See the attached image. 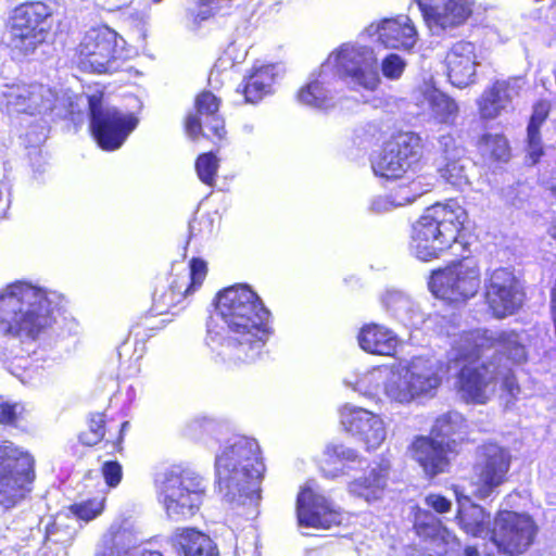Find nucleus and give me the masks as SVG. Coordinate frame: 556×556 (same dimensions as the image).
I'll list each match as a JSON object with an SVG mask.
<instances>
[{"label":"nucleus","instance_id":"nucleus-19","mask_svg":"<svg viewBox=\"0 0 556 556\" xmlns=\"http://www.w3.org/2000/svg\"><path fill=\"white\" fill-rule=\"evenodd\" d=\"M117 33L101 26L85 33L75 48L74 58L77 65L87 71L104 73L116 60Z\"/></svg>","mask_w":556,"mask_h":556},{"label":"nucleus","instance_id":"nucleus-40","mask_svg":"<svg viewBox=\"0 0 556 556\" xmlns=\"http://www.w3.org/2000/svg\"><path fill=\"white\" fill-rule=\"evenodd\" d=\"M74 540V530L63 526L55 517L46 530L45 544L52 556H66Z\"/></svg>","mask_w":556,"mask_h":556},{"label":"nucleus","instance_id":"nucleus-22","mask_svg":"<svg viewBox=\"0 0 556 556\" xmlns=\"http://www.w3.org/2000/svg\"><path fill=\"white\" fill-rule=\"evenodd\" d=\"M296 518L300 526L330 529L341 522L340 513L311 486H302L296 496Z\"/></svg>","mask_w":556,"mask_h":556},{"label":"nucleus","instance_id":"nucleus-50","mask_svg":"<svg viewBox=\"0 0 556 556\" xmlns=\"http://www.w3.org/2000/svg\"><path fill=\"white\" fill-rule=\"evenodd\" d=\"M422 14L424 20L429 22L431 15L434 13L439 5L435 4L437 0H415Z\"/></svg>","mask_w":556,"mask_h":556},{"label":"nucleus","instance_id":"nucleus-44","mask_svg":"<svg viewBox=\"0 0 556 556\" xmlns=\"http://www.w3.org/2000/svg\"><path fill=\"white\" fill-rule=\"evenodd\" d=\"M153 312L147 313L138 318V320L131 326L130 334L137 340H144L154 336L157 331L162 330L166 323L163 319L156 320Z\"/></svg>","mask_w":556,"mask_h":556},{"label":"nucleus","instance_id":"nucleus-25","mask_svg":"<svg viewBox=\"0 0 556 556\" xmlns=\"http://www.w3.org/2000/svg\"><path fill=\"white\" fill-rule=\"evenodd\" d=\"M446 75L452 85L465 88L476 81L477 53L472 42L459 40L445 55Z\"/></svg>","mask_w":556,"mask_h":556},{"label":"nucleus","instance_id":"nucleus-36","mask_svg":"<svg viewBox=\"0 0 556 556\" xmlns=\"http://www.w3.org/2000/svg\"><path fill=\"white\" fill-rule=\"evenodd\" d=\"M422 102L428 106L433 118L440 123L453 125L459 113L456 101L434 87L422 92Z\"/></svg>","mask_w":556,"mask_h":556},{"label":"nucleus","instance_id":"nucleus-1","mask_svg":"<svg viewBox=\"0 0 556 556\" xmlns=\"http://www.w3.org/2000/svg\"><path fill=\"white\" fill-rule=\"evenodd\" d=\"M218 316L226 326L217 356L223 363H250L260 356L273 334L271 313L248 285H233L215 298Z\"/></svg>","mask_w":556,"mask_h":556},{"label":"nucleus","instance_id":"nucleus-4","mask_svg":"<svg viewBox=\"0 0 556 556\" xmlns=\"http://www.w3.org/2000/svg\"><path fill=\"white\" fill-rule=\"evenodd\" d=\"M215 486L235 501L250 497L264 477L265 465L256 440L239 437L215 457Z\"/></svg>","mask_w":556,"mask_h":556},{"label":"nucleus","instance_id":"nucleus-35","mask_svg":"<svg viewBox=\"0 0 556 556\" xmlns=\"http://www.w3.org/2000/svg\"><path fill=\"white\" fill-rule=\"evenodd\" d=\"M274 80L275 75L269 66L255 67L244 77L238 91L247 103H257L271 92Z\"/></svg>","mask_w":556,"mask_h":556},{"label":"nucleus","instance_id":"nucleus-48","mask_svg":"<svg viewBox=\"0 0 556 556\" xmlns=\"http://www.w3.org/2000/svg\"><path fill=\"white\" fill-rule=\"evenodd\" d=\"M501 389L505 396L507 397V402L514 403L517 401L518 395L521 392V387L518 382V379L513 370H508L501 379Z\"/></svg>","mask_w":556,"mask_h":556},{"label":"nucleus","instance_id":"nucleus-51","mask_svg":"<svg viewBox=\"0 0 556 556\" xmlns=\"http://www.w3.org/2000/svg\"><path fill=\"white\" fill-rule=\"evenodd\" d=\"M546 184H547V189L556 198V168L552 172Z\"/></svg>","mask_w":556,"mask_h":556},{"label":"nucleus","instance_id":"nucleus-17","mask_svg":"<svg viewBox=\"0 0 556 556\" xmlns=\"http://www.w3.org/2000/svg\"><path fill=\"white\" fill-rule=\"evenodd\" d=\"M162 494L167 515L179 521L191 518L199 511L204 488L198 477L180 473L165 480Z\"/></svg>","mask_w":556,"mask_h":556},{"label":"nucleus","instance_id":"nucleus-30","mask_svg":"<svg viewBox=\"0 0 556 556\" xmlns=\"http://www.w3.org/2000/svg\"><path fill=\"white\" fill-rule=\"evenodd\" d=\"M357 341L363 351L372 355L392 356L397 348L396 334L377 323L363 325L358 331Z\"/></svg>","mask_w":556,"mask_h":556},{"label":"nucleus","instance_id":"nucleus-2","mask_svg":"<svg viewBox=\"0 0 556 556\" xmlns=\"http://www.w3.org/2000/svg\"><path fill=\"white\" fill-rule=\"evenodd\" d=\"M63 296L29 282L16 281L0 293V334L34 342L47 334L65 314Z\"/></svg>","mask_w":556,"mask_h":556},{"label":"nucleus","instance_id":"nucleus-52","mask_svg":"<svg viewBox=\"0 0 556 556\" xmlns=\"http://www.w3.org/2000/svg\"><path fill=\"white\" fill-rule=\"evenodd\" d=\"M463 556H480V553L476 546L468 545L464 548Z\"/></svg>","mask_w":556,"mask_h":556},{"label":"nucleus","instance_id":"nucleus-13","mask_svg":"<svg viewBox=\"0 0 556 556\" xmlns=\"http://www.w3.org/2000/svg\"><path fill=\"white\" fill-rule=\"evenodd\" d=\"M174 270V267H172L168 286L155 290L153 294L150 312L155 315L176 314L185 308L187 296L202 287L207 276V264L200 257H192L189 261L188 275L184 270L180 273Z\"/></svg>","mask_w":556,"mask_h":556},{"label":"nucleus","instance_id":"nucleus-33","mask_svg":"<svg viewBox=\"0 0 556 556\" xmlns=\"http://www.w3.org/2000/svg\"><path fill=\"white\" fill-rule=\"evenodd\" d=\"M473 4V0H443L427 24L442 29L463 25L471 16Z\"/></svg>","mask_w":556,"mask_h":556},{"label":"nucleus","instance_id":"nucleus-42","mask_svg":"<svg viewBox=\"0 0 556 556\" xmlns=\"http://www.w3.org/2000/svg\"><path fill=\"white\" fill-rule=\"evenodd\" d=\"M477 147L493 161L506 162L510 155L509 142L503 134L485 132L478 138Z\"/></svg>","mask_w":556,"mask_h":556},{"label":"nucleus","instance_id":"nucleus-11","mask_svg":"<svg viewBox=\"0 0 556 556\" xmlns=\"http://www.w3.org/2000/svg\"><path fill=\"white\" fill-rule=\"evenodd\" d=\"M89 129L97 144L104 151H114L123 146L137 127L138 118L117 109L104 106V94L96 91L87 96Z\"/></svg>","mask_w":556,"mask_h":556},{"label":"nucleus","instance_id":"nucleus-12","mask_svg":"<svg viewBox=\"0 0 556 556\" xmlns=\"http://www.w3.org/2000/svg\"><path fill=\"white\" fill-rule=\"evenodd\" d=\"M539 527L528 514L500 510L490 530V540L497 552L506 556H520L534 543Z\"/></svg>","mask_w":556,"mask_h":556},{"label":"nucleus","instance_id":"nucleus-6","mask_svg":"<svg viewBox=\"0 0 556 556\" xmlns=\"http://www.w3.org/2000/svg\"><path fill=\"white\" fill-rule=\"evenodd\" d=\"M37 479L35 455L12 442L0 444V509L8 511L30 497Z\"/></svg>","mask_w":556,"mask_h":556},{"label":"nucleus","instance_id":"nucleus-39","mask_svg":"<svg viewBox=\"0 0 556 556\" xmlns=\"http://www.w3.org/2000/svg\"><path fill=\"white\" fill-rule=\"evenodd\" d=\"M491 515L478 504H469L457 509L455 520L459 528L471 536H479L490 523Z\"/></svg>","mask_w":556,"mask_h":556},{"label":"nucleus","instance_id":"nucleus-27","mask_svg":"<svg viewBox=\"0 0 556 556\" xmlns=\"http://www.w3.org/2000/svg\"><path fill=\"white\" fill-rule=\"evenodd\" d=\"M390 469L391 466L388 462L376 464L362 477L349 482V493L367 502L381 498L388 485Z\"/></svg>","mask_w":556,"mask_h":556},{"label":"nucleus","instance_id":"nucleus-32","mask_svg":"<svg viewBox=\"0 0 556 556\" xmlns=\"http://www.w3.org/2000/svg\"><path fill=\"white\" fill-rule=\"evenodd\" d=\"M173 540L181 556H219L213 540L195 528H179Z\"/></svg>","mask_w":556,"mask_h":556},{"label":"nucleus","instance_id":"nucleus-47","mask_svg":"<svg viewBox=\"0 0 556 556\" xmlns=\"http://www.w3.org/2000/svg\"><path fill=\"white\" fill-rule=\"evenodd\" d=\"M405 66L406 63L400 55L390 53L381 62V72L386 78L394 80L402 76Z\"/></svg>","mask_w":556,"mask_h":556},{"label":"nucleus","instance_id":"nucleus-28","mask_svg":"<svg viewBox=\"0 0 556 556\" xmlns=\"http://www.w3.org/2000/svg\"><path fill=\"white\" fill-rule=\"evenodd\" d=\"M84 493L90 494L94 489L93 496L74 503L68 506V510L79 520L91 521L100 516L105 508L106 490L101 485L98 475L93 469H88L81 480Z\"/></svg>","mask_w":556,"mask_h":556},{"label":"nucleus","instance_id":"nucleus-14","mask_svg":"<svg viewBox=\"0 0 556 556\" xmlns=\"http://www.w3.org/2000/svg\"><path fill=\"white\" fill-rule=\"evenodd\" d=\"M56 92L38 81L7 86L0 93V111L12 115L36 116L53 111Z\"/></svg>","mask_w":556,"mask_h":556},{"label":"nucleus","instance_id":"nucleus-34","mask_svg":"<svg viewBox=\"0 0 556 556\" xmlns=\"http://www.w3.org/2000/svg\"><path fill=\"white\" fill-rule=\"evenodd\" d=\"M508 89L509 84L504 80H495L484 89L477 100L478 113L482 121H492L500 116L505 103L510 100Z\"/></svg>","mask_w":556,"mask_h":556},{"label":"nucleus","instance_id":"nucleus-26","mask_svg":"<svg viewBox=\"0 0 556 556\" xmlns=\"http://www.w3.org/2000/svg\"><path fill=\"white\" fill-rule=\"evenodd\" d=\"M443 165L439 168L440 177L447 184L462 188L469 184L465 166L460 161L466 155L464 143L452 134H446L439 139Z\"/></svg>","mask_w":556,"mask_h":556},{"label":"nucleus","instance_id":"nucleus-55","mask_svg":"<svg viewBox=\"0 0 556 556\" xmlns=\"http://www.w3.org/2000/svg\"><path fill=\"white\" fill-rule=\"evenodd\" d=\"M485 556H494V554H485Z\"/></svg>","mask_w":556,"mask_h":556},{"label":"nucleus","instance_id":"nucleus-49","mask_svg":"<svg viewBox=\"0 0 556 556\" xmlns=\"http://www.w3.org/2000/svg\"><path fill=\"white\" fill-rule=\"evenodd\" d=\"M425 503L438 514H446L452 509V502L440 493H429L425 497Z\"/></svg>","mask_w":556,"mask_h":556},{"label":"nucleus","instance_id":"nucleus-53","mask_svg":"<svg viewBox=\"0 0 556 556\" xmlns=\"http://www.w3.org/2000/svg\"><path fill=\"white\" fill-rule=\"evenodd\" d=\"M552 236L554 239H556V222L552 226Z\"/></svg>","mask_w":556,"mask_h":556},{"label":"nucleus","instance_id":"nucleus-46","mask_svg":"<svg viewBox=\"0 0 556 556\" xmlns=\"http://www.w3.org/2000/svg\"><path fill=\"white\" fill-rule=\"evenodd\" d=\"M23 407L17 403L3 400L0 396V425L9 427H17Z\"/></svg>","mask_w":556,"mask_h":556},{"label":"nucleus","instance_id":"nucleus-10","mask_svg":"<svg viewBox=\"0 0 556 556\" xmlns=\"http://www.w3.org/2000/svg\"><path fill=\"white\" fill-rule=\"evenodd\" d=\"M451 417L435 419L428 435H416L408 446L412 459L419 465L427 479H433L450 470L452 456L457 455L456 441L446 439Z\"/></svg>","mask_w":556,"mask_h":556},{"label":"nucleus","instance_id":"nucleus-8","mask_svg":"<svg viewBox=\"0 0 556 556\" xmlns=\"http://www.w3.org/2000/svg\"><path fill=\"white\" fill-rule=\"evenodd\" d=\"M52 9L42 1H25L10 13L7 29L10 45L23 55L42 45L52 27Z\"/></svg>","mask_w":556,"mask_h":556},{"label":"nucleus","instance_id":"nucleus-29","mask_svg":"<svg viewBox=\"0 0 556 556\" xmlns=\"http://www.w3.org/2000/svg\"><path fill=\"white\" fill-rule=\"evenodd\" d=\"M378 37L386 48L410 50L417 41V30L407 16H397L381 23Z\"/></svg>","mask_w":556,"mask_h":556},{"label":"nucleus","instance_id":"nucleus-5","mask_svg":"<svg viewBox=\"0 0 556 556\" xmlns=\"http://www.w3.org/2000/svg\"><path fill=\"white\" fill-rule=\"evenodd\" d=\"M425 165V142L414 131L399 130L386 138L370 159L375 176L394 181L414 175Z\"/></svg>","mask_w":556,"mask_h":556},{"label":"nucleus","instance_id":"nucleus-41","mask_svg":"<svg viewBox=\"0 0 556 556\" xmlns=\"http://www.w3.org/2000/svg\"><path fill=\"white\" fill-rule=\"evenodd\" d=\"M358 454L355 450L344 446L343 444L328 445L324 453V458L319 462V468L326 477L334 478L342 473V469H332L337 463L355 462Z\"/></svg>","mask_w":556,"mask_h":556},{"label":"nucleus","instance_id":"nucleus-38","mask_svg":"<svg viewBox=\"0 0 556 556\" xmlns=\"http://www.w3.org/2000/svg\"><path fill=\"white\" fill-rule=\"evenodd\" d=\"M552 110V103L546 99H540L534 102L532 113L527 126V143L532 153L541 156L544 153L541 139V127L548 118Z\"/></svg>","mask_w":556,"mask_h":556},{"label":"nucleus","instance_id":"nucleus-45","mask_svg":"<svg viewBox=\"0 0 556 556\" xmlns=\"http://www.w3.org/2000/svg\"><path fill=\"white\" fill-rule=\"evenodd\" d=\"M100 473L108 489H116L124 477L123 466L116 459L104 460L100 466Z\"/></svg>","mask_w":556,"mask_h":556},{"label":"nucleus","instance_id":"nucleus-23","mask_svg":"<svg viewBox=\"0 0 556 556\" xmlns=\"http://www.w3.org/2000/svg\"><path fill=\"white\" fill-rule=\"evenodd\" d=\"M491 350H496L501 357L513 365H521L528 359L527 349L514 330L501 331L496 336L486 334L485 332L477 336L464 357L480 359Z\"/></svg>","mask_w":556,"mask_h":556},{"label":"nucleus","instance_id":"nucleus-21","mask_svg":"<svg viewBox=\"0 0 556 556\" xmlns=\"http://www.w3.org/2000/svg\"><path fill=\"white\" fill-rule=\"evenodd\" d=\"M469 348L463 353V356ZM465 363L456 375V390L467 404H485L490 400L489 388L495 381V371L491 362L477 363V359L465 358Z\"/></svg>","mask_w":556,"mask_h":556},{"label":"nucleus","instance_id":"nucleus-31","mask_svg":"<svg viewBox=\"0 0 556 556\" xmlns=\"http://www.w3.org/2000/svg\"><path fill=\"white\" fill-rule=\"evenodd\" d=\"M329 74L330 61H325L313 78L298 90V101L304 105L321 110L331 108L333 105L332 97L327 88Z\"/></svg>","mask_w":556,"mask_h":556},{"label":"nucleus","instance_id":"nucleus-54","mask_svg":"<svg viewBox=\"0 0 556 556\" xmlns=\"http://www.w3.org/2000/svg\"><path fill=\"white\" fill-rule=\"evenodd\" d=\"M553 129L556 131V119L553 122Z\"/></svg>","mask_w":556,"mask_h":556},{"label":"nucleus","instance_id":"nucleus-43","mask_svg":"<svg viewBox=\"0 0 556 556\" xmlns=\"http://www.w3.org/2000/svg\"><path fill=\"white\" fill-rule=\"evenodd\" d=\"M219 168V159L213 151L200 153L194 162V169L200 181L214 187Z\"/></svg>","mask_w":556,"mask_h":556},{"label":"nucleus","instance_id":"nucleus-37","mask_svg":"<svg viewBox=\"0 0 556 556\" xmlns=\"http://www.w3.org/2000/svg\"><path fill=\"white\" fill-rule=\"evenodd\" d=\"M413 531L425 542L443 541L451 536L450 531L440 518L419 507L414 513Z\"/></svg>","mask_w":556,"mask_h":556},{"label":"nucleus","instance_id":"nucleus-18","mask_svg":"<svg viewBox=\"0 0 556 556\" xmlns=\"http://www.w3.org/2000/svg\"><path fill=\"white\" fill-rule=\"evenodd\" d=\"M222 100L210 90H202L194 99V114L185 118L184 127L192 140L201 136L219 146L227 138L224 118L218 114Z\"/></svg>","mask_w":556,"mask_h":556},{"label":"nucleus","instance_id":"nucleus-3","mask_svg":"<svg viewBox=\"0 0 556 556\" xmlns=\"http://www.w3.org/2000/svg\"><path fill=\"white\" fill-rule=\"evenodd\" d=\"M469 215L454 201L434 203L427 207L412 226L409 250L422 262L439 260L459 243L464 252H469L465 241Z\"/></svg>","mask_w":556,"mask_h":556},{"label":"nucleus","instance_id":"nucleus-9","mask_svg":"<svg viewBox=\"0 0 556 556\" xmlns=\"http://www.w3.org/2000/svg\"><path fill=\"white\" fill-rule=\"evenodd\" d=\"M513 456L495 442H484L476 451V460L467 478L471 496L484 501L498 493L509 479Z\"/></svg>","mask_w":556,"mask_h":556},{"label":"nucleus","instance_id":"nucleus-16","mask_svg":"<svg viewBox=\"0 0 556 556\" xmlns=\"http://www.w3.org/2000/svg\"><path fill=\"white\" fill-rule=\"evenodd\" d=\"M523 290L515 273L505 267L492 270L484 282L483 301L496 319L516 314L522 306Z\"/></svg>","mask_w":556,"mask_h":556},{"label":"nucleus","instance_id":"nucleus-24","mask_svg":"<svg viewBox=\"0 0 556 556\" xmlns=\"http://www.w3.org/2000/svg\"><path fill=\"white\" fill-rule=\"evenodd\" d=\"M340 422L348 432L359 435L367 451L378 448L386 439L381 418L367 409L344 405L340 409Z\"/></svg>","mask_w":556,"mask_h":556},{"label":"nucleus","instance_id":"nucleus-20","mask_svg":"<svg viewBox=\"0 0 556 556\" xmlns=\"http://www.w3.org/2000/svg\"><path fill=\"white\" fill-rule=\"evenodd\" d=\"M130 427L129 421H118L104 412H93L87 416L86 429L78 433V442L85 447L101 444L106 455L121 454L124 451L125 434Z\"/></svg>","mask_w":556,"mask_h":556},{"label":"nucleus","instance_id":"nucleus-7","mask_svg":"<svg viewBox=\"0 0 556 556\" xmlns=\"http://www.w3.org/2000/svg\"><path fill=\"white\" fill-rule=\"evenodd\" d=\"M481 286L479 262L469 256H462L445 266L431 270L428 278L429 291L447 303H464L473 298Z\"/></svg>","mask_w":556,"mask_h":556},{"label":"nucleus","instance_id":"nucleus-15","mask_svg":"<svg viewBox=\"0 0 556 556\" xmlns=\"http://www.w3.org/2000/svg\"><path fill=\"white\" fill-rule=\"evenodd\" d=\"M326 61H330V72L334 70L339 77L351 78L366 90L374 91L380 84L377 60L371 49L342 45Z\"/></svg>","mask_w":556,"mask_h":556}]
</instances>
